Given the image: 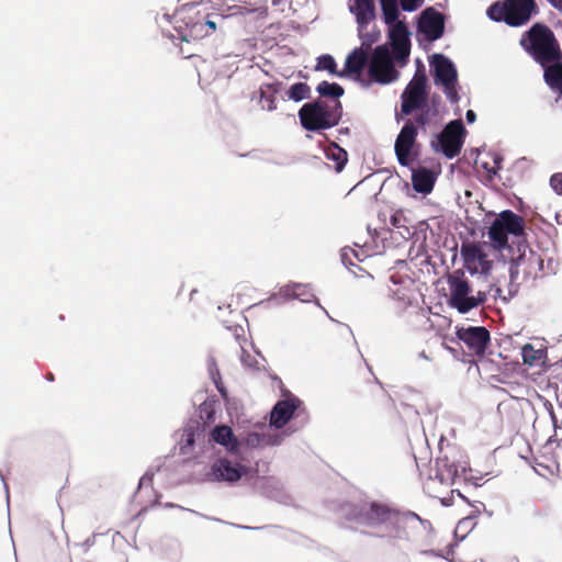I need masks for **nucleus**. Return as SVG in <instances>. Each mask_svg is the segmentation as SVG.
<instances>
[{"label":"nucleus","mask_w":562,"mask_h":562,"mask_svg":"<svg viewBox=\"0 0 562 562\" xmlns=\"http://www.w3.org/2000/svg\"><path fill=\"white\" fill-rule=\"evenodd\" d=\"M382 19L387 26L386 33L391 49L386 45L378 46L369 61L370 77L382 85L398 78L396 66L403 67L411 53V33L406 23L400 19L397 0H380Z\"/></svg>","instance_id":"1"},{"label":"nucleus","mask_w":562,"mask_h":562,"mask_svg":"<svg viewBox=\"0 0 562 562\" xmlns=\"http://www.w3.org/2000/svg\"><path fill=\"white\" fill-rule=\"evenodd\" d=\"M211 8L210 0L182 5L175 15V22L181 23L176 25L179 37L189 42L212 35L224 21V15L210 12Z\"/></svg>","instance_id":"2"},{"label":"nucleus","mask_w":562,"mask_h":562,"mask_svg":"<svg viewBox=\"0 0 562 562\" xmlns=\"http://www.w3.org/2000/svg\"><path fill=\"white\" fill-rule=\"evenodd\" d=\"M520 44L542 67L560 60L561 58L554 34L547 26L540 24L533 25L530 31L522 36Z\"/></svg>","instance_id":"3"},{"label":"nucleus","mask_w":562,"mask_h":562,"mask_svg":"<svg viewBox=\"0 0 562 562\" xmlns=\"http://www.w3.org/2000/svg\"><path fill=\"white\" fill-rule=\"evenodd\" d=\"M533 11V0H506L491 5L487 15L494 21H504L508 25L519 26L531 18Z\"/></svg>","instance_id":"4"},{"label":"nucleus","mask_w":562,"mask_h":562,"mask_svg":"<svg viewBox=\"0 0 562 562\" xmlns=\"http://www.w3.org/2000/svg\"><path fill=\"white\" fill-rule=\"evenodd\" d=\"M250 473L251 469L247 464L228 457H221L212 463L201 480L213 483L234 484L248 477Z\"/></svg>","instance_id":"5"},{"label":"nucleus","mask_w":562,"mask_h":562,"mask_svg":"<svg viewBox=\"0 0 562 562\" xmlns=\"http://www.w3.org/2000/svg\"><path fill=\"white\" fill-rule=\"evenodd\" d=\"M449 304L461 314L476 308L486 300L484 292L472 289L469 282L460 277L449 279Z\"/></svg>","instance_id":"6"},{"label":"nucleus","mask_w":562,"mask_h":562,"mask_svg":"<svg viewBox=\"0 0 562 562\" xmlns=\"http://www.w3.org/2000/svg\"><path fill=\"white\" fill-rule=\"evenodd\" d=\"M522 220L512 211H504L493 222L488 229L490 245L494 250L507 247L508 235L518 236L522 233Z\"/></svg>","instance_id":"7"},{"label":"nucleus","mask_w":562,"mask_h":562,"mask_svg":"<svg viewBox=\"0 0 562 562\" xmlns=\"http://www.w3.org/2000/svg\"><path fill=\"white\" fill-rule=\"evenodd\" d=\"M430 66L434 70L435 83L441 87L451 102L458 101V75L453 63L443 55L432 56Z\"/></svg>","instance_id":"8"},{"label":"nucleus","mask_w":562,"mask_h":562,"mask_svg":"<svg viewBox=\"0 0 562 562\" xmlns=\"http://www.w3.org/2000/svg\"><path fill=\"white\" fill-rule=\"evenodd\" d=\"M302 126L307 131H321L335 126L338 117L321 102L304 104L299 111Z\"/></svg>","instance_id":"9"},{"label":"nucleus","mask_w":562,"mask_h":562,"mask_svg":"<svg viewBox=\"0 0 562 562\" xmlns=\"http://www.w3.org/2000/svg\"><path fill=\"white\" fill-rule=\"evenodd\" d=\"M465 128L460 120L451 121L432 143L437 151H441L447 158H453L460 154L464 143Z\"/></svg>","instance_id":"10"},{"label":"nucleus","mask_w":562,"mask_h":562,"mask_svg":"<svg viewBox=\"0 0 562 562\" xmlns=\"http://www.w3.org/2000/svg\"><path fill=\"white\" fill-rule=\"evenodd\" d=\"M494 249L486 243L473 244L462 248L467 269L475 273H487L493 263Z\"/></svg>","instance_id":"11"},{"label":"nucleus","mask_w":562,"mask_h":562,"mask_svg":"<svg viewBox=\"0 0 562 562\" xmlns=\"http://www.w3.org/2000/svg\"><path fill=\"white\" fill-rule=\"evenodd\" d=\"M348 9L356 18L358 33L363 44L370 45L375 40L368 31L375 18L374 0H349Z\"/></svg>","instance_id":"12"},{"label":"nucleus","mask_w":562,"mask_h":562,"mask_svg":"<svg viewBox=\"0 0 562 562\" xmlns=\"http://www.w3.org/2000/svg\"><path fill=\"white\" fill-rule=\"evenodd\" d=\"M302 402L289 391H283L281 398L274 404L270 412L269 425L271 428L281 429L294 416Z\"/></svg>","instance_id":"13"},{"label":"nucleus","mask_w":562,"mask_h":562,"mask_svg":"<svg viewBox=\"0 0 562 562\" xmlns=\"http://www.w3.org/2000/svg\"><path fill=\"white\" fill-rule=\"evenodd\" d=\"M426 82L427 79L424 72L415 74L402 94V112L404 114H409L425 102Z\"/></svg>","instance_id":"14"},{"label":"nucleus","mask_w":562,"mask_h":562,"mask_svg":"<svg viewBox=\"0 0 562 562\" xmlns=\"http://www.w3.org/2000/svg\"><path fill=\"white\" fill-rule=\"evenodd\" d=\"M439 173L440 170L438 168H413L411 181L415 194L409 195L414 198L417 195H419L420 198H426L427 195H429L434 190Z\"/></svg>","instance_id":"15"},{"label":"nucleus","mask_w":562,"mask_h":562,"mask_svg":"<svg viewBox=\"0 0 562 562\" xmlns=\"http://www.w3.org/2000/svg\"><path fill=\"white\" fill-rule=\"evenodd\" d=\"M445 21L441 13L434 9L423 11L418 20V32L427 41H436L441 37Z\"/></svg>","instance_id":"16"},{"label":"nucleus","mask_w":562,"mask_h":562,"mask_svg":"<svg viewBox=\"0 0 562 562\" xmlns=\"http://www.w3.org/2000/svg\"><path fill=\"white\" fill-rule=\"evenodd\" d=\"M416 135L417 128L412 122L406 123L397 135L394 149L397 160L402 166H408L412 161L411 154L415 144Z\"/></svg>","instance_id":"17"},{"label":"nucleus","mask_w":562,"mask_h":562,"mask_svg":"<svg viewBox=\"0 0 562 562\" xmlns=\"http://www.w3.org/2000/svg\"><path fill=\"white\" fill-rule=\"evenodd\" d=\"M458 337L475 355H482L490 340V334L484 327L461 328L458 330Z\"/></svg>","instance_id":"18"},{"label":"nucleus","mask_w":562,"mask_h":562,"mask_svg":"<svg viewBox=\"0 0 562 562\" xmlns=\"http://www.w3.org/2000/svg\"><path fill=\"white\" fill-rule=\"evenodd\" d=\"M284 437L281 434L267 430L263 432L248 431L241 439V449H262L266 447L279 446L283 441Z\"/></svg>","instance_id":"19"},{"label":"nucleus","mask_w":562,"mask_h":562,"mask_svg":"<svg viewBox=\"0 0 562 562\" xmlns=\"http://www.w3.org/2000/svg\"><path fill=\"white\" fill-rule=\"evenodd\" d=\"M211 438L214 442L225 448L227 452L239 453L241 451V442L234 434L233 429L228 426H216L212 432Z\"/></svg>","instance_id":"20"},{"label":"nucleus","mask_w":562,"mask_h":562,"mask_svg":"<svg viewBox=\"0 0 562 562\" xmlns=\"http://www.w3.org/2000/svg\"><path fill=\"white\" fill-rule=\"evenodd\" d=\"M467 471L465 462L462 464L449 463L448 460L442 459L437 462V474L436 477L441 484L449 485L454 482L457 477H460Z\"/></svg>","instance_id":"21"},{"label":"nucleus","mask_w":562,"mask_h":562,"mask_svg":"<svg viewBox=\"0 0 562 562\" xmlns=\"http://www.w3.org/2000/svg\"><path fill=\"white\" fill-rule=\"evenodd\" d=\"M312 297H314V295L306 284L293 283L282 286L271 300L297 299L302 302H310Z\"/></svg>","instance_id":"22"},{"label":"nucleus","mask_w":562,"mask_h":562,"mask_svg":"<svg viewBox=\"0 0 562 562\" xmlns=\"http://www.w3.org/2000/svg\"><path fill=\"white\" fill-rule=\"evenodd\" d=\"M281 90L280 82L263 83L260 87V106L262 110L272 112L277 110L276 94Z\"/></svg>","instance_id":"23"},{"label":"nucleus","mask_w":562,"mask_h":562,"mask_svg":"<svg viewBox=\"0 0 562 562\" xmlns=\"http://www.w3.org/2000/svg\"><path fill=\"white\" fill-rule=\"evenodd\" d=\"M543 69L547 85L562 95V64L560 60L546 65Z\"/></svg>","instance_id":"24"},{"label":"nucleus","mask_w":562,"mask_h":562,"mask_svg":"<svg viewBox=\"0 0 562 562\" xmlns=\"http://www.w3.org/2000/svg\"><path fill=\"white\" fill-rule=\"evenodd\" d=\"M368 59V53L362 47L355 48L346 58L345 69L342 70L344 75L346 72L349 74H359L366 61Z\"/></svg>","instance_id":"25"},{"label":"nucleus","mask_w":562,"mask_h":562,"mask_svg":"<svg viewBox=\"0 0 562 562\" xmlns=\"http://www.w3.org/2000/svg\"><path fill=\"white\" fill-rule=\"evenodd\" d=\"M324 154L328 160L333 161L330 167L334 170L340 172L344 169L347 162V153L345 149L335 143H329L324 147Z\"/></svg>","instance_id":"26"},{"label":"nucleus","mask_w":562,"mask_h":562,"mask_svg":"<svg viewBox=\"0 0 562 562\" xmlns=\"http://www.w3.org/2000/svg\"><path fill=\"white\" fill-rule=\"evenodd\" d=\"M521 357H522L524 363H526L530 367L540 366V364L544 363L547 352L542 345L537 348L532 344H526L521 348Z\"/></svg>","instance_id":"27"},{"label":"nucleus","mask_w":562,"mask_h":562,"mask_svg":"<svg viewBox=\"0 0 562 562\" xmlns=\"http://www.w3.org/2000/svg\"><path fill=\"white\" fill-rule=\"evenodd\" d=\"M389 292L393 300L397 302V308L404 310L407 307V304L412 299V293L408 291L407 284H402L392 280V283L389 286Z\"/></svg>","instance_id":"28"},{"label":"nucleus","mask_w":562,"mask_h":562,"mask_svg":"<svg viewBox=\"0 0 562 562\" xmlns=\"http://www.w3.org/2000/svg\"><path fill=\"white\" fill-rule=\"evenodd\" d=\"M392 513L383 506L371 505L369 510L368 524L375 526L392 519Z\"/></svg>","instance_id":"29"},{"label":"nucleus","mask_w":562,"mask_h":562,"mask_svg":"<svg viewBox=\"0 0 562 562\" xmlns=\"http://www.w3.org/2000/svg\"><path fill=\"white\" fill-rule=\"evenodd\" d=\"M311 89L304 82H297L292 85L285 92L284 100H291L294 102H301L310 97Z\"/></svg>","instance_id":"30"},{"label":"nucleus","mask_w":562,"mask_h":562,"mask_svg":"<svg viewBox=\"0 0 562 562\" xmlns=\"http://www.w3.org/2000/svg\"><path fill=\"white\" fill-rule=\"evenodd\" d=\"M317 92L322 95L339 98L344 94V89L337 83L322 81L316 88Z\"/></svg>","instance_id":"31"},{"label":"nucleus","mask_w":562,"mask_h":562,"mask_svg":"<svg viewBox=\"0 0 562 562\" xmlns=\"http://www.w3.org/2000/svg\"><path fill=\"white\" fill-rule=\"evenodd\" d=\"M316 69L326 70L330 75L344 76V72H339L336 70V63L330 55H323L317 60Z\"/></svg>","instance_id":"32"},{"label":"nucleus","mask_w":562,"mask_h":562,"mask_svg":"<svg viewBox=\"0 0 562 562\" xmlns=\"http://www.w3.org/2000/svg\"><path fill=\"white\" fill-rule=\"evenodd\" d=\"M194 445V434L191 430H186L180 441V452L186 456L189 454Z\"/></svg>","instance_id":"33"},{"label":"nucleus","mask_w":562,"mask_h":562,"mask_svg":"<svg viewBox=\"0 0 562 562\" xmlns=\"http://www.w3.org/2000/svg\"><path fill=\"white\" fill-rule=\"evenodd\" d=\"M475 526V521L472 517H465L461 519L456 527V535H461L462 538L472 530Z\"/></svg>","instance_id":"34"},{"label":"nucleus","mask_w":562,"mask_h":562,"mask_svg":"<svg viewBox=\"0 0 562 562\" xmlns=\"http://www.w3.org/2000/svg\"><path fill=\"white\" fill-rule=\"evenodd\" d=\"M213 413H214L213 403L204 402L200 406V415H201V418L205 419V423L211 422L213 419Z\"/></svg>","instance_id":"35"},{"label":"nucleus","mask_w":562,"mask_h":562,"mask_svg":"<svg viewBox=\"0 0 562 562\" xmlns=\"http://www.w3.org/2000/svg\"><path fill=\"white\" fill-rule=\"evenodd\" d=\"M400 1H401L402 9L407 12L416 11L424 3V0H400Z\"/></svg>","instance_id":"36"},{"label":"nucleus","mask_w":562,"mask_h":562,"mask_svg":"<svg viewBox=\"0 0 562 562\" xmlns=\"http://www.w3.org/2000/svg\"><path fill=\"white\" fill-rule=\"evenodd\" d=\"M550 184L558 194H562V172L553 175Z\"/></svg>","instance_id":"37"},{"label":"nucleus","mask_w":562,"mask_h":562,"mask_svg":"<svg viewBox=\"0 0 562 562\" xmlns=\"http://www.w3.org/2000/svg\"><path fill=\"white\" fill-rule=\"evenodd\" d=\"M482 166L487 170L490 175H496L501 169V158L498 156H494L492 167H488L487 162H484Z\"/></svg>","instance_id":"38"},{"label":"nucleus","mask_w":562,"mask_h":562,"mask_svg":"<svg viewBox=\"0 0 562 562\" xmlns=\"http://www.w3.org/2000/svg\"><path fill=\"white\" fill-rule=\"evenodd\" d=\"M412 522H418L424 529L430 528V524L427 521H422L417 515H413Z\"/></svg>","instance_id":"39"},{"label":"nucleus","mask_w":562,"mask_h":562,"mask_svg":"<svg viewBox=\"0 0 562 562\" xmlns=\"http://www.w3.org/2000/svg\"><path fill=\"white\" fill-rule=\"evenodd\" d=\"M209 370H210V373H211V375H212V378H213L214 382L216 383V376H215V375H216V374H218V371H217V369L215 368V364H214L213 362H210V363H209Z\"/></svg>","instance_id":"40"},{"label":"nucleus","mask_w":562,"mask_h":562,"mask_svg":"<svg viewBox=\"0 0 562 562\" xmlns=\"http://www.w3.org/2000/svg\"><path fill=\"white\" fill-rule=\"evenodd\" d=\"M465 117H467V121H468L469 123H474V122H475V119H476V115H475L474 111H472V110H468V111H467V114H465Z\"/></svg>","instance_id":"41"},{"label":"nucleus","mask_w":562,"mask_h":562,"mask_svg":"<svg viewBox=\"0 0 562 562\" xmlns=\"http://www.w3.org/2000/svg\"><path fill=\"white\" fill-rule=\"evenodd\" d=\"M400 216L401 214L400 213H396L394 214L392 217H391V223L394 227H401V224H400Z\"/></svg>","instance_id":"42"},{"label":"nucleus","mask_w":562,"mask_h":562,"mask_svg":"<svg viewBox=\"0 0 562 562\" xmlns=\"http://www.w3.org/2000/svg\"><path fill=\"white\" fill-rule=\"evenodd\" d=\"M554 8L562 10V0H548Z\"/></svg>","instance_id":"43"},{"label":"nucleus","mask_w":562,"mask_h":562,"mask_svg":"<svg viewBox=\"0 0 562 562\" xmlns=\"http://www.w3.org/2000/svg\"><path fill=\"white\" fill-rule=\"evenodd\" d=\"M429 481H430V482H428V483H426V484H425V488H426L429 493H431V492H432V487H431L432 479L430 477V479H429Z\"/></svg>","instance_id":"44"},{"label":"nucleus","mask_w":562,"mask_h":562,"mask_svg":"<svg viewBox=\"0 0 562 562\" xmlns=\"http://www.w3.org/2000/svg\"><path fill=\"white\" fill-rule=\"evenodd\" d=\"M162 20H165L166 22H171L170 21V16L168 14H164L159 21V23H162Z\"/></svg>","instance_id":"45"},{"label":"nucleus","mask_w":562,"mask_h":562,"mask_svg":"<svg viewBox=\"0 0 562 562\" xmlns=\"http://www.w3.org/2000/svg\"><path fill=\"white\" fill-rule=\"evenodd\" d=\"M419 358L429 360V357L424 351L419 353Z\"/></svg>","instance_id":"46"},{"label":"nucleus","mask_w":562,"mask_h":562,"mask_svg":"<svg viewBox=\"0 0 562 562\" xmlns=\"http://www.w3.org/2000/svg\"><path fill=\"white\" fill-rule=\"evenodd\" d=\"M525 257V255L520 256L519 259L516 261V267L519 266V260H522V258Z\"/></svg>","instance_id":"47"},{"label":"nucleus","mask_w":562,"mask_h":562,"mask_svg":"<svg viewBox=\"0 0 562 562\" xmlns=\"http://www.w3.org/2000/svg\"><path fill=\"white\" fill-rule=\"evenodd\" d=\"M145 480L146 477H143L142 481H140V485H143L145 483Z\"/></svg>","instance_id":"48"},{"label":"nucleus","mask_w":562,"mask_h":562,"mask_svg":"<svg viewBox=\"0 0 562 562\" xmlns=\"http://www.w3.org/2000/svg\"><path fill=\"white\" fill-rule=\"evenodd\" d=\"M166 507H173L172 504H166Z\"/></svg>","instance_id":"49"}]
</instances>
